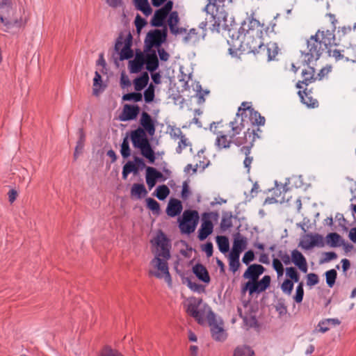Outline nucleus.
<instances>
[{
  "mask_svg": "<svg viewBox=\"0 0 356 356\" xmlns=\"http://www.w3.org/2000/svg\"><path fill=\"white\" fill-rule=\"evenodd\" d=\"M147 206L153 213L159 214L160 212L159 204L153 198L148 197L146 199Z\"/></svg>",
  "mask_w": 356,
  "mask_h": 356,
  "instance_id": "c03bdc74",
  "label": "nucleus"
},
{
  "mask_svg": "<svg viewBox=\"0 0 356 356\" xmlns=\"http://www.w3.org/2000/svg\"><path fill=\"white\" fill-rule=\"evenodd\" d=\"M293 289V282L289 279L285 280L281 285L282 291L284 293L288 294V295H290Z\"/></svg>",
  "mask_w": 356,
  "mask_h": 356,
  "instance_id": "de8ad7c7",
  "label": "nucleus"
},
{
  "mask_svg": "<svg viewBox=\"0 0 356 356\" xmlns=\"http://www.w3.org/2000/svg\"><path fill=\"white\" fill-rule=\"evenodd\" d=\"M142 95L139 92H130L123 95L122 99L125 101H134L136 102L142 100Z\"/></svg>",
  "mask_w": 356,
  "mask_h": 356,
  "instance_id": "8fccbe9b",
  "label": "nucleus"
},
{
  "mask_svg": "<svg viewBox=\"0 0 356 356\" xmlns=\"http://www.w3.org/2000/svg\"><path fill=\"white\" fill-rule=\"evenodd\" d=\"M229 266L230 270L235 273L238 270L241 264L239 260L229 259Z\"/></svg>",
  "mask_w": 356,
  "mask_h": 356,
  "instance_id": "0e129e2a",
  "label": "nucleus"
},
{
  "mask_svg": "<svg viewBox=\"0 0 356 356\" xmlns=\"http://www.w3.org/2000/svg\"><path fill=\"white\" fill-rule=\"evenodd\" d=\"M330 325L326 319L320 321L318 324V332L325 333L330 330Z\"/></svg>",
  "mask_w": 356,
  "mask_h": 356,
  "instance_id": "680f3d73",
  "label": "nucleus"
},
{
  "mask_svg": "<svg viewBox=\"0 0 356 356\" xmlns=\"http://www.w3.org/2000/svg\"><path fill=\"white\" fill-rule=\"evenodd\" d=\"M167 29H155L147 33L145 39V43L148 48L160 47V46L166 40Z\"/></svg>",
  "mask_w": 356,
  "mask_h": 356,
  "instance_id": "9d476101",
  "label": "nucleus"
},
{
  "mask_svg": "<svg viewBox=\"0 0 356 356\" xmlns=\"http://www.w3.org/2000/svg\"><path fill=\"white\" fill-rule=\"evenodd\" d=\"M167 17L168 15L161 9L156 10L152 18L151 25L155 27L163 26Z\"/></svg>",
  "mask_w": 356,
  "mask_h": 356,
  "instance_id": "c756f323",
  "label": "nucleus"
},
{
  "mask_svg": "<svg viewBox=\"0 0 356 356\" xmlns=\"http://www.w3.org/2000/svg\"><path fill=\"white\" fill-rule=\"evenodd\" d=\"M183 207L180 200L177 199H170L166 209L167 214L170 217H175L179 215L182 211Z\"/></svg>",
  "mask_w": 356,
  "mask_h": 356,
  "instance_id": "b1692460",
  "label": "nucleus"
},
{
  "mask_svg": "<svg viewBox=\"0 0 356 356\" xmlns=\"http://www.w3.org/2000/svg\"><path fill=\"white\" fill-rule=\"evenodd\" d=\"M179 22V17L178 13L177 11L171 12L168 18V25L170 32L175 35L186 32V31L184 28L178 27Z\"/></svg>",
  "mask_w": 356,
  "mask_h": 356,
  "instance_id": "6ab92c4d",
  "label": "nucleus"
},
{
  "mask_svg": "<svg viewBox=\"0 0 356 356\" xmlns=\"http://www.w3.org/2000/svg\"><path fill=\"white\" fill-rule=\"evenodd\" d=\"M315 75V70L313 67L307 66L305 69H304L302 72V76L303 80L302 81H299L296 84V87L301 89L303 88L302 85L307 86L309 83H312L316 79L314 78Z\"/></svg>",
  "mask_w": 356,
  "mask_h": 356,
  "instance_id": "5701e85b",
  "label": "nucleus"
},
{
  "mask_svg": "<svg viewBox=\"0 0 356 356\" xmlns=\"http://www.w3.org/2000/svg\"><path fill=\"white\" fill-rule=\"evenodd\" d=\"M140 124L145 132L152 136L155 134V124L151 115L147 112L143 111L140 118Z\"/></svg>",
  "mask_w": 356,
  "mask_h": 356,
  "instance_id": "a211bd4d",
  "label": "nucleus"
},
{
  "mask_svg": "<svg viewBox=\"0 0 356 356\" xmlns=\"http://www.w3.org/2000/svg\"><path fill=\"white\" fill-rule=\"evenodd\" d=\"M145 64L146 65V69L151 72L159 67V60L155 52L146 55Z\"/></svg>",
  "mask_w": 356,
  "mask_h": 356,
  "instance_id": "c85d7f7f",
  "label": "nucleus"
},
{
  "mask_svg": "<svg viewBox=\"0 0 356 356\" xmlns=\"http://www.w3.org/2000/svg\"><path fill=\"white\" fill-rule=\"evenodd\" d=\"M248 240L246 237L241 236L240 234H237L234 238L232 248L239 251H243L246 248Z\"/></svg>",
  "mask_w": 356,
  "mask_h": 356,
  "instance_id": "72a5a7b5",
  "label": "nucleus"
},
{
  "mask_svg": "<svg viewBox=\"0 0 356 356\" xmlns=\"http://www.w3.org/2000/svg\"><path fill=\"white\" fill-rule=\"evenodd\" d=\"M147 193V191L145 186L142 184H133L131 189V196H136L138 198H140L143 195Z\"/></svg>",
  "mask_w": 356,
  "mask_h": 356,
  "instance_id": "c9c22d12",
  "label": "nucleus"
},
{
  "mask_svg": "<svg viewBox=\"0 0 356 356\" xmlns=\"http://www.w3.org/2000/svg\"><path fill=\"white\" fill-rule=\"evenodd\" d=\"M270 277L264 275L261 280H257L253 282H247L241 288L242 293L248 291L250 295L261 293L265 291L270 284Z\"/></svg>",
  "mask_w": 356,
  "mask_h": 356,
  "instance_id": "1a4fd4ad",
  "label": "nucleus"
},
{
  "mask_svg": "<svg viewBox=\"0 0 356 356\" xmlns=\"http://www.w3.org/2000/svg\"><path fill=\"white\" fill-rule=\"evenodd\" d=\"M145 65V57L143 55H136L135 58L129 61V71L131 73H138Z\"/></svg>",
  "mask_w": 356,
  "mask_h": 356,
  "instance_id": "bb28decb",
  "label": "nucleus"
},
{
  "mask_svg": "<svg viewBox=\"0 0 356 356\" xmlns=\"http://www.w3.org/2000/svg\"><path fill=\"white\" fill-rule=\"evenodd\" d=\"M291 261L303 273L307 271V263L305 257L298 250L291 252Z\"/></svg>",
  "mask_w": 356,
  "mask_h": 356,
  "instance_id": "aec40b11",
  "label": "nucleus"
},
{
  "mask_svg": "<svg viewBox=\"0 0 356 356\" xmlns=\"http://www.w3.org/2000/svg\"><path fill=\"white\" fill-rule=\"evenodd\" d=\"M179 139V141L178 143V146L176 148V152L178 154H181L183 149H184L185 148L190 145V143L185 135H184Z\"/></svg>",
  "mask_w": 356,
  "mask_h": 356,
  "instance_id": "09e8293b",
  "label": "nucleus"
},
{
  "mask_svg": "<svg viewBox=\"0 0 356 356\" xmlns=\"http://www.w3.org/2000/svg\"><path fill=\"white\" fill-rule=\"evenodd\" d=\"M254 143H250L248 141L245 144L246 145L242 147L240 149V152L245 156V158L243 161L244 168L247 170V172L249 173L250 171L251 164L253 161V156L250 155L251 149L253 146Z\"/></svg>",
  "mask_w": 356,
  "mask_h": 356,
  "instance_id": "393cba45",
  "label": "nucleus"
},
{
  "mask_svg": "<svg viewBox=\"0 0 356 356\" xmlns=\"http://www.w3.org/2000/svg\"><path fill=\"white\" fill-rule=\"evenodd\" d=\"M260 50L257 54H260L262 57L270 61L273 60L277 55L279 48L277 43L270 42L266 45L264 44Z\"/></svg>",
  "mask_w": 356,
  "mask_h": 356,
  "instance_id": "2eb2a0df",
  "label": "nucleus"
},
{
  "mask_svg": "<svg viewBox=\"0 0 356 356\" xmlns=\"http://www.w3.org/2000/svg\"><path fill=\"white\" fill-rule=\"evenodd\" d=\"M186 312L200 325L204 324L206 320H212L215 316L209 305L203 303L202 299L195 298L188 300Z\"/></svg>",
  "mask_w": 356,
  "mask_h": 356,
  "instance_id": "39448f33",
  "label": "nucleus"
},
{
  "mask_svg": "<svg viewBox=\"0 0 356 356\" xmlns=\"http://www.w3.org/2000/svg\"><path fill=\"white\" fill-rule=\"evenodd\" d=\"M246 118H249L252 125L262 126L266 122L265 118L254 111L250 102H243L238 108L235 118L229 123L230 131L228 134L222 131L216 133L215 145L219 149L229 148L232 143L240 147L248 141L250 143H254L256 138L259 137L254 129L248 128L241 136L245 129Z\"/></svg>",
  "mask_w": 356,
  "mask_h": 356,
  "instance_id": "f257e3e1",
  "label": "nucleus"
},
{
  "mask_svg": "<svg viewBox=\"0 0 356 356\" xmlns=\"http://www.w3.org/2000/svg\"><path fill=\"white\" fill-rule=\"evenodd\" d=\"M211 328L212 337L216 341H224L226 339V333L223 328V323L222 321H218L216 316L212 320L208 321Z\"/></svg>",
  "mask_w": 356,
  "mask_h": 356,
  "instance_id": "f8f14e48",
  "label": "nucleus"
},
{
  "mask_svg": "<svg viewBox=\"0 0 356 356\" xmlns=\"http://www.w3.org/2000/svg\"><path fill=\"white\" fill-rule=\"evenodd\" d=\"M202 251H204L207 257H210L213 254V244L211 242H208L202 246Z\"/></svg>",
  "mask_w": 356,
  "mask_h": 356,
  "instance_id": "69168bd1",
  "label": "nucleus"
},
{
  "mask_svg": "<svg viewBox=\"0 0 356 356\" xmlns=\"http://www.w3.org/2000/svg\"><path fill=\"white\" fill-rule=\"evenodd\" d=\"M135 6L138 10L143 12L146 16L149 15L152 12V9L147 0H135Z\"/></svg>",
  "mask_w": 356,
  "mask_h": 356,
  "instance_id": "f704fd0d",
  "label": "nucleus"
},
{
  "mask_svg": "<svg viewBox=\"0 0 356 356\" xmlns=\"http://www.w3.org/2000/svg\"><path fill=\"white\" fill-rule=\"evenodd\" d=\"M193 272L195 276L205 283L210 282V276L207 268L201 264H197L193 267Z\"/></svg>",
  "mask_w": 356,
  "mask_h": 356,
  "instance_id": "a878e982",
  "label": "nucleus"
},
{
  "mask_svg": "<svg viewBox=\"0 0 356 356\" xmlns=\"http://www.w3.org/2000/svg\"><path fill=\"white\" fill-rule=\"evenodd\" d=\"M138 169L136 166V164L132 161H128L124 166L122 169V178L126 179L129 173L134 172H137Z\"/></svg>",
  "mask_w": 356,
  "mask_h": 356,
  "instance_id": "a19ab883",
  "label": "nucleus"
},
{
  "mask_svg": "<svg viewBox=\"0 0 356 356\" xmlns=\"http://www.w3.org/2000/svg\"><path fill=\"white\" fill-rule=\"evenodd\" d=\"M102 81L100 74L96 71L95 73V77L93 79V89L92 93L94 95L97 96L100 92L103 90L102 88Z\"/></svg>",
  "mask_w": 356,
  "mask_h": 356,
  "instance_id": "e433bc0d",
  "label": "nucleus"
},
{
  "mask_svg": "<svg viewBox=\"0 0 356 356\" xmlns=\"http://www.w3.org/2000/svg\"><path fill=\"white\" fill-rule=\"evenodd\" d=\"M265 268L260 264L250 265L243 275V278L248 279V282L256 281L264 273Z\"/></svg>",
  "mask_w": 356,
  "mask_h": 356,
  "instance_id": "dca6fc26",
  "label": "nucleus"
},
{
  "mask_svg": "<svg viewBox=\"0 0 356 356\" xmlns=\"http://www.w3.org/2000/svg\"><path fill=\"white\" fill-rule=\"evenodd\" d=\"M233 356H254V353L250 348L244 346L237 347L234 352Z\"/></svg>",
  "mask_w": 356,
  "mask_h": 356,
  "instance_id": "58836bf2",
  "label": "nucleus"
},
{
  "mask_svg": "<svg viewBox=\"0 0 356 356\" xmlns=\"http://www.w3.org/2000/svg\"><path fill=\"white\" fill-rule=\"evenodd\" d=\"M145 101L149 103L154 100V88L152 85H150L144 92Z\"/></svg>",
  "mask_w": 356,
  "mask_h": 356,
  "instance_id": "864d4df0",
  "label": "nucleus"
},
{
  "mask_svg": "<svg viewBox=\"0 0 356 356\" xmlns=\"http://www.w3.org/2000/svg\"><path fill=\"white\" fill-rule=\"evenodd\" d=\"M131 42L130 39H126L124 41H122L121 39H118L115 44V50L120 51V60H124L129 59L133 57L134 53L131 49Z\"/></svg>",
  "mask_w": 356,
  "mask_h": 356,
  "instance_id": "9b49d317",
  "label": "nucleus"
},
{
  "mask_svg": "<svg viewBox=\"0 0 356 356\" xmlns=\"http://www.w3.org/2000/svg\"><path fill=\"white\" fill-rule=\"evenodd\" d=\"M254 259V254L252 250L247 251L243 257L242 261L243 264L248 265Z\"/></svg>",
  "mask_w": 356,
  "mask_h": 356,
  "instance_id": "13d9d810",
  "label": "nucleus"
},
{
  "mask_svg": "<svg viewBox=\"0 0 356 356\" xmlns=\"http://www.w3.org/2000/svg\"><path fill=\"white\" fill-rule=\"evenodd\" d=\"M170 194V189L166 185L159 186L156 189V197L160 200H164Z\"/></svg>",
  "mask_w": 356,
  "mask_h": 356,
  "instance_id": "ea45409f",
  "label": "nucleus"
},
{
  "mask_svg": "<svg viewBox=\"0 0 356 356\" xmlns=\"http://www.w3.org/2000/svg\"><path fill=\"white\" fill-rule=\"evenodd\" d=\"M14 13L12 0H3L0 2V22L7 28H21L25 26L27 20L19 18H13Z\"/></svg>",
  "mask_w": 356,
  "mask_h": 356,
  "instance_id": "423d86ee",
  "label": "nucleus"
},
{
  "mask_svg": "<svg viewBox=\"0 0 356 356\" xmlns=\"http://www.w3.org/2000/svg\"><path fill=\"white\" fill-rule=\"evenodd\" d=\"M334 31L318 30L307 40V49L301 51L302 60L305 64L316 61L327 49L337 45Z\"/></svg>",
  "mask_w": 356,
  "mask_h": 356,
  "instance_id": "20e7f679",
  "label": "nucleus"
},
{
  "mask_svg": "<svg viewBox=\"0 0 356 356\" xmlns=\"http://www.w3.org/2000/svg\"><path fill=\"white\" fill-rule=\"evenodd\" d=\"M139 112L140 108L138 105L125 104L119 118L122 122L133 120L136 118Z\"/></svg>",
  "mask_w": 356,
  "mask_h": 356,
  "instance_id": "f3484780",
  "label": "nucleus"
},
{
  "mask_svg": "<svg viewBox=\"0 0 356 356\" xmlns=\"http://www.w3.org/2000/svg\"><path fill=\"white\" fill-rule=\"evenodd\" d=\"M298 95L301 99V102L308 107L315 108L318 106V101L314 99L310 92H307L306 89L304 90H299Z\"/></svg>",
  "mask_w": 356,
  "mask_h": 356,
  "instance_id": "cd10ccee",
  "label": "nucleus"
},
{
  "mask_svg": "<svg viewBox=\"0 0 356 356\" xmlns=\"http://www.w3.org/2000/svg\"><path fill=\"white\" fill-rule=\"evenodd\" d=\"M218 214L216 212H205L202 215V224L198 231V238L205 240L213 230V221L217 220Z\"/></svg>",
  "mask_w": 356,
  "mask_h": 356,
  "instance_id": "6e6552de",
  "label": "nucleus"
},
{
  "mask_svg": "<svg viewBox=\"0 0 356 356\" xmlns=\"http://www.w3.org/2000/svg\"><path fill=\"white\" fill-rule=\"evenodd\" d=\"M150 244L154 257L149 262V275L158 279H164L168 284H171L172 278L168 267V261L171 257L170 240L161 230H159L150 240Z\"/></svg>",
  "mask_w": 356,
  "mask_h": 356,
  "instance_id": "f03ea898",
  "label": "nucleus"
},
{
  "mask_svg": "<svg viewBox=\"0 0 356 356\" xmlns=\"http://www.w3.org/2000/svg\"><path fill=\"white\" fill-rule=\"evenodd\" d=\"M273 267L275 270L277 272V277H280L284 274V267L281 262V261L278 259H273Z\"/></svg>",
  "mask_w": 356,
  "mask_h": 356,
  "instance_id": "603ef678",
  "label": "nucleus"
},
{
  "mask_svg": "<svg viewBox=\"0 0 356 356\" xmlns=\"http://www.w3.org/2000/svg\"><path fill=\"white\" fill-rule=\"evenodd\" d=\"M218 248L220 252H226L229 250V241L226 236H218L216 238Z\"/></svg>",
  "mask_w": 356,
  "mask_h": 356,
  "instance_id": "79ce46f5",
  "label": "nucleus"
},
{
  "mask_svg": "<svg viewBox=\"0 0 356 356\" xmlns=\"http://www.w3.org/2000/svg\"><path fill=\"white\" fill-rule=\"evenodd\" d=\"M120 153L124 159H127L131 155V149L127 138H124L121 144Z\"/></svg>",
  "mask_w": 356,
  "mask_h": 356,
  "instance_id": "a18cd8bd",
  "label": "nucleus"
},
{
  "mask_svg": "<svg viewBox=\"0 0 356 356\" xmlns=\"http://www.w3.org/2000/svg\"><path fill=\"white\" fill-rule=\"evenodd\" d=\"M232 227V220L231 217L224 216L220 222V228L225 231Z\"/></svg>",
  "mask_w": 356,
  "mask_h": 356,
  "instance_id": "6e6d98bb",
  "label": "nucleus"
},
{
  "mask_svg": "<svg viewBox=\"0 0 356 356\" xmlns=\"http://www.w3.org/2000/svg\"><path fill=\"white\" fill-rule=\"evenodd\" d=\"M300 245L305 250H310L315 246L323 247L324 245L323 238L320 234L307 235L300 242Z\"/></svg>",
  "mask_w": 356,
  "mask_h": 356,
  "instance_id": "4468645a",
  "label": "nucleus"
},
{
  "mask_svg": "<svg viewBox=\"0 0 356 356\" xmlns=\"http://www.w3.org/2000/svg\"><path fill=\"white\" fill-rule=\"evenodd\" d=\"M199 213L195 210H185L179 219V227L182 234H190L195 232L199 222Z\"/></svg>",
  "mask_w": 356,
  "mask_h": 356,
  "instance_id": "0eeeda50",
  "label": "nucleus"
},
{
  "mask_svg": "<svg viewBox=\"0 0 356 356\" xmlns=\"http://www.w3.org/2000/svg\"><path fill=\"white\" fill-rule=\"evenodd\" d=\"M169 133L170 136L174 139L180 138L184 135L180 128L178 127H171Z\"/></svg>",
  "mask_w": 356,
  "mask_h": 356,
  "instance_id": "052dcab7",
  "label": "nucleus"
},
{
  "mask_svg": "<svg viewBox=\"0 0 356 356\" xmlns=\"http://www.w3.org/2000/svg\"><path fill=\"white\" fill-rule=\"evenodd\" d=\"M286 275L293 282H298L300 280V275L297 270L293 267H289L286 268Z\"/></svg>",
  "mask_w": 356,
  "mask_h": 356,
  "instance_id": "49530a36",
  "label": "nucleus"
},
{
  "mask_svg": "<svg viewBox=\"0 0 356 356\" xmlns=\"http://www.w3.org/2000/svg\"><path fill=\"white\" fill-rule=\"evenodd\" d=\"M303 282H300L296 288V296L294 300L297 303H300L302 301L304 296Z\"/></svg>",
  "mask_w": 356,
  "mask_h": 356,
  "instance_id": "3c124183",
  "label": "nucleus"
},
{
  "mask_svg": "<svg viewBox=\"0 0 356 356\" xmlns=\"http://www.w3.org/2000/svg\"><path fill=\"white\" fill-rule=\"evenodd\" d=\"M341 236L337 233L333 232L330 233L326 236L327 244L330 247H338L340 246Z\"/></svg>",
  "mask_w": 356,
  "mask_h": 356,
  "instance_id": "4c0bfd02",
  "label": "nucleus"
},
{
  "mask_svg": "<svg viewBox=\"0 0 356 356\" xmlns=\"http://www.w3.org/2000/svg\"><path fill=\"white\" fill-rule=\"evenodd\" d=\"M318 283V277L315 273H309L307 276V284L314 286Z\"/></svg>",
  "mask_w": 356,
  "mask_h": 356,
  "instance_id": "bf43d9fd",
  "label": "nucleus"
},
{
  "mask_svg": "<svg viewBox=\"0 0 356 356\" xmlns=\"http://www.w3.org/2000/svg\"><path fill=\"white\" fill-rule=\"evenodd\" d=\"M130 138L134 147L136 148H139L149 143L146 132L141 127H138L132 131L130 134Z\"/></svg>",
  "mask_w": 356,
  "mask_h": 356,
  "instance_id": "ddd939ff",
  "label": "nucleus"
},
{
  "mask_svg": "<svg viewBox=\"0 0 356 356\" xmlns=\"http://www.w3.org/2000/svg\"><path fill=\"white\" fill-rule=\"evenodd\" d=\"M173 2L172 1H168L165 3V4L160 8L163 12H164L167 15H169L172 9Z\"/></svg>",
  "mask_w": 356,
  "mask_h": 356,
  "instance_id": "774afa93",
  "label": "nucleus"
},
{
  "mask_svg": "<svg viewBox=\"0 0 356 356\" xmlns=\"http://www.w3.org/2000/svg\"><path fill=\"white\" fill-rule=\"evenodd\" d=\"M99 356H123L120 352L109 347L104 348Z\"/></svg>",
  "mask_w": 356,
  "mask_h": 356,
  "instance_id": "5fc2aeb1",
  "label": "nucleus"
},
{
  "mask_svg": "<svg viewBox=\"0 0 356 356\" xmlns=\"http://www.w3.org/2000/svg\"><path fill=\"white\" fill-rule=\"evenodd\" d=\"M191 195V191L189 190L188 184L186 181H184L182 185L181 190V197L184 200L188 199L189 195Z\"/></svg>",
  "mask_w": 356,
  "mask_h": 356,
  "instance_id": "e2e57ef3",
  "label": "nucleus"
},
{
  "mask_svg": "<svg viewBox=\"0 0 356 356\" xmlns=\"http://www.w3.org/2000/svg\"><path fill=\"white\" fill-rule=\"evenodd\" d=\"M149 76L147 72H145L140 76L136 78L134 81V88L136 91H140L143 89L148 83Z\"/></svg>",
  "mask_w": 356,
  "mask_h": 356,
  "instance_id": "473e14b6",
  "label": "nucleus"
},
{
  "mask_svg": "<svg viewBox=\"0 0 356 356\" xmlns=\"http://www.w3.org/2000/svg\"><path fill=\"white\" fill-rule=\"evenodd\" d=\"M225 1V0H208V3L207 4L204 8L207 13L211 15L210 17L215 21V23L213 24L214 28L213 29V30L216 29V19L217 17L218 8L220 6V3H223Z\"/></svg>",
  "mask_w": 356,
  "mask_h": 356,
  "instance_id": "4be33fe9",
  "label": "nucleus"
},
{
  "mask_svg": "<svg viewBox=\"0 0 356 356\" xmlns=\"http://www.w3.org/2000/svg\"><path fill=\"white\" fill-rule=\"evenodd\" d=\"M328 54L330 56L335 58L336 60H341L343 58V55L341 53V51L334 49H332V47L327 49Z\"/></svg>",
  "mask_w": 356,
  "mask_h": 356,
  "instance_id": "4d7b16f0",
  "label": "nucleus"
},
{
  "mask_svg": "<svg viewBox=\"0 0 356 356\" xmlns=\"http://www.w3.org/2000/svg\"><path fill=\"white\" fill-rule=\"evenodd\" d=\"M241 29L243 34L238 35L236 40H227L232 47L229 49V53H234L232 48L236 50L243 47L250 53L257 54L264 44L263 36L267 33L268 27L251 16L243 22Z\"/></svg>",
  "mask_w": 356,
  "mask_h": 356,
  "instance_id": "7ed1b4c3",
  "label": "nucleus"
},
{
  "mask_svg": "<svg viewBox=\"0 0 356 356\" xmlns=\"http://www.w3.org/2000/svg\"><path fill=\"white\" fill-rule=\"evenodd\" d=\"M146 23L147 22L145 19L142 18L138 15L136 16L135 19V24L138 30H140L141 29H143L145 26Z\"/></svg>",
  "mask_w": 356,
  "mask_h": 356,
  "instance_id": "338daca9",
  "label": "nucleus"
},
{
  "mask_svg": "<svg viewBox=\"0 0 356 356\" xmlns=\"http://www.w3.org/2000/svg\"><path fill=\"white\" fill-rule=\"evenodd\" d=\"M138 149H140L141 152V154L148 159L149 162L151 163H154L156 157L154 155V152L151 147V145L149 143L147 144L140 147Z\"/></svg>",
  "mask_w": 356,
  "mask_h": 356,
  "instance_id": "7c9ffc66",
  "label": "nucleus"
},
{
  "mask_svg": "<svg viewBox=\"0 0 356 356\" xmlns=\"http://www.w3.org/2000/svg\"><path fill=\"white\" fill-rule=\"evenodd\" d=\"M163 175L153 167H147L146 169V183L151 190L156 184V181L161 178Z\"/></svg>",
  "mask_w": 356,
  "mask_h": 356,
  "instance_id": "412c9836",
  "label": "nucleus"
},
{
  "mask_svg": "<svg viewBox=\"0 0 356 356\" xmlns=\"http://www.w3.org/2000/svg\"><path fill=\"white\" fill-rule=\"evenodd\" d=\"M78 135H79V140L76 143V146L75 147L74 157L76 159L79 154L81 153L83 147H84V143L86 140V134L84 133V131L83 129H79L78 131Z\"/></svg>",
  "mask_w": 356,
  "mask_h": 356,
  "instance_id": "2f4dec72",
  "label": "nucleus"
},
{
  "mask_svg": "<svg viewBox=\"0 0 356 356\" xmlns=\"http://www.w3.org/2000/svg\"><path fill=\"white\" fill-rule=\"evenodd\" d=\"M337 273L336 270L331 269L325 273L326 283L330 287H332L335 283Z\"/></svg>",
  "mask_w": 356,
  "mask_h": 356,
  "instance_id": "37998d69",
  "label": "nucleus"
}]
</instances>
